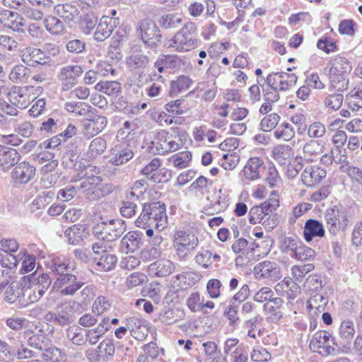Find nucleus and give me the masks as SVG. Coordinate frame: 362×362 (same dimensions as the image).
Segmentation results:
<instances>
[{
  "label": "nucleus",
  "mask_w": 362,
  "mask_h": 362,
  "mask_svg": "<svg viewBox=\"0 0 362 362\" xmlns=\"http://www.w3.org/2000/svg\"><path fill=\"white\" fill-rule=\"evenodd\" d=\"M171 129L176 134H172L164 129L156 133L151 142V149L154 153L165 155L183 147L187 136L186 132L180 131L177 127Z\"/></svg>",
  "instance_id": "f257e3e1"
},
{
  "label": "nucleus",
  "mask_w": 362,
  "mask_h": 362,
  "mask_svg": "<svg viewBox=\"0 0 362 362\" xmlns=\"http://www.w3.org/2000/svg\"><path fill=\"white\" fill-rule=\"evenodd\" d=\"M166 223L165 206L160 202L145 203L141 213L135 221L139 228H155L158 230H163Z\"/></svg>",
  "instance_id": "f03ea898"
},
{
  "label": "nucleus",
  "mask_w": 362,
  "mask_h": 362,
  "mask_svg": "<svg viewBox=\"0 0 362 362\" xmlns=\"http://www.w3.org/2000/svg\"><path fill=\"white\" fill-rule=\"evenodd\" d=\"M197 27L192 22H187L165 44L168 47L174 48L177 52H189L194 49L197 41Z\"/></svg>",
  "instance_id": "7ed1b4c3"
},
{
  "label": "nucleus",
  "mask_w": 362,
  "mask_h": 362,
  "mask_svg": "<svg viewBox=\"0 0 362 362\" xmlns=\"http://www.w3.org/2000/svg\"><path fill=\"white\" fill-rule=\"evenodd\" d=\"M127 230V225L122 219L110 220L97 224L93 233L99 238L107 241H114L120 238Z\"/></svg>",
  "instance_id": "20e7f679"
},
{
  "label": "nucleus",
  "mask_w": 362,
  "mask_h": 362,
  "mask_svg": "<svg viewBox=\"0 0 362 362\" xmlns=\"http://www.w3.org/2000/svg\"><path fill=\"white\" fill-rule=\"evenodd\" d=\"M199 244L198 238L191 231L176 230L173 240V246L180 259H185Z\"/></svg>",
  "instance_id": "39448f33"
},
{
  "label": "nucleus",
  "mask_w": 362,
  "mask_h": 362,
  "mask_svg": "<svg viewBox=\"0 0 362 362\" xmlns=\"http://www.w3.org/2000/svg\"><path fill=\"white\" fill-rule=\"evenodd\" d=\"M325 218L329 233L334 235L344 231L350 223L347 211L337 206L327 209Z\"/></svg>",
  "instance_id": "423d86ee"
},
{
  "label": "nucleus",
  "mask_w": 362,
  "mask_h": 362,
  "mask_svg": "<svg viewBox=\"0 0 362 362\" xmlns=\"http://www.w3.org/2000/svg\"><path fill=\"white\" fill-rule=\"evenodd\" d=\"M92 250L95 254L93 259L98 267L105 272L111 271L115 267L117 257L107 250L106 245L103 243H93Z\"/></svg>",
  "instance_id": "0eeeda50"
},
{
  "label": "nucleus",
  "mask_w": 362,
  "mask_h": 362,
  "mask_svg": "<svg viewBox=\"0 0 362 362\" xmlns=\"http://www.w3.org/2000/svg\"><path fill=\"white\" fill-rule=\"evenodd\" d=\"M136 34L145 45L151 47L155 46L161 37L160 30L151 19H143L139 22Z\"/></svg>",
  "instance_id": "6e6552de"
},
{
  "label": "nucleus",
  "mask_w": 362,
  "mask_h": 362,
  "mask_svg": "<svg viewBox=\"0 0 362 362\" xmlns=\"http://www.w3.org/2000/svg\"><path fill=\"white\" fill-rule=\"evenodd\" d=\"M297 81L298 77L296 74L284 71L272 72L265 79L268 87H272L279 91H286L291 89L296 84Z\"/></svg>",
  "instance_id": "1a4fd4ad"
},
{
  "label": "nucleus",
  "mask_w": 362,
  "mask_h": 362,
  "mask_svg": "<svg viewBox=\"0 0 362 362\" xmlns=\"http://www.w3.org/2000/svg\"><path fill=\"white\" fill-rule=\"evenodd\" d=\"M83 284V282L78 281L75 275L66 273L57 277L54 287L62 296H73Z\"/></svg>",
  "instance_id": "9d476101"
},
{
  "label": "nucleus",
  "mask_w": 362,
  "mask_h": 362,
  "mask_svg": "<svg viewBox=\"0 0 362 362\" xmlns=\"http://www.w3.org/2000/svg\"><path fill=\"white\" fill-rule=\"evenodd\" d=\"M34 86H13L7 95L9 102L20 109L26 108L33 100L31 92Z\"/></svg>",
  "instance_id": "9b49d317"
},
{
  "label": "nucleus",
  "mask_w": 362,
  "mask_h": 362,
  "mask_svg": "<svg viewBox=\"0 0 362 362\" xmlns=\"http://www.w3.org/2000/svg\"><path fill=\"white\" fill-rule=\"evenodd\" d=\"M255 276L257 279H269L276 281L282 277L279 265L272 261L265 260L258 263L254 269Z\"/></svg>",
  "instance_id": "f8f14e48"
},
{
  "label": "nucleus",
  "mask_w": 362,
  "mask_h": 362,
  "mask_svg": "<svg viewBox=\"0 0 362 362\" xmlns=\"http://www.w3.org/2000/svg\"><path fill=\"white\" fill-rule=\"evenodd\" d=\"M279 206V200L276 199H269L259 206H255L249 211V222L251 224L260 223L264 219V217L269 214H272Z\"/></svg>",
  "instance_id": "ddd939ff"
},
{
  "label": "nucleus",
  "mask_w": 362,
  "mask_h": 362,
  "mask_svg": "<svg viewBox=\"0 0 362 362\" xmlns=\"http://www.w3.org/2000/svg\"><path fill=\"white\" fill-rule=\"evenodd\" d=\"M332 338L329 332L319 330L315 333L310 339V348L314 352L329 355L335 351V349L327 344Z\"/></svg>",
  "instance_id": "4468645a"
},
{
  "label": "nucleus",
  "mask_w": 362,
  "mask_h": 362,
  "mask_svg": "<svg viewBox=\"0 0 362 362\" xmlns=\"http://www.w3.org/2000/svg\"><path fill=\"white\" fill-rule=\"evenodd\" d=\"M35 168L29 163L23 161L17 163L11 172V178L18 184H26L33 179Z\"/></svg>",
  "instance_id": "2eb2a0df"
},
{
  "label": "nucleus",
  "mask_w": 362,
  "mask_h": 362,
  "mask_svg": "<svg viewBox=\"0 0 362 362\" xmlns=\"http://www.w3.org/2000/svg\"><path fill=\"white\" fill-rule=\"evenodd\" d=\"M76 171L78 173L71 178V181L73 182L84 180L83 182H102V177L100 176V169L95 166L91 165H85L79 163Z\"/></svg>",
  "instance_id": "dca6fc26"
},
{
  "label": "nucleus",
  "mask_w": 362,
  "mask_h": 362,
  "mask_svg": "<svg viewBox=\"0 0 362 362\" xmlns=\"http://www.w3.org/2000/svg\"><path fill=\"white\" fill-rule=\"evenodd\" d=\"M327 171L319 166H308L301 174L303 183L309 187H315L326 177Z\"/></svg>",
  "instance_id": "f3484780"
},
{
  "label": "nucleus",
  "mask_w": 362,
  "mask_h": 362,
  "mask_svg": "<svg viewBox=\"0 0 362 362\" xmlns=\"http://www.w3.org/2000/svg\"><path fill=\"white\" fill-rule=\"evenodd\" d=\"M263 165L264 161L259 157L249 158L243 169V180L244 182H250L259 179Z\"/></svg>",
  "instance_id": "a211bd4d"
},
{
  "label": "nucleus",
  "mask_w": 362,
  "mask_h": 362,
  "mask_svg": "<svg viewBox=\"0 0 362 362\" xmlns=\"http://www.w3.org/2000/svg\"><path fill=\"white\" fill-rule=\"evenodd\" d=\"M83 69L79 65H68L61 69L59 78L63 82V89L69 90L76 83V78L81 76Z\"/></svg>",
  "instance_id": "6ab92c4d"
},
{
  "label": "nucleus",
  "mask_w": 362,
  "mask_h": 362,
  "mask_svg": "<svg viewBox=\"0 0 362 362\" xmlns=\"http://www.w3.org/2000/svg\"><path fill=\"white\" fill-rule=\"evenodd\" d=\"M107 119L104 116L98 115L83 122V133L85 137L90 139L101 132L107 126Z\"/></svg>",
  "instance_id": "aec40b11"
},
{
  "label": "nucleus",
  "mask_w": 362,
  "mask_h": 362,
  "mask_svg": "<svg viewBox=\"0 0 362 362\" xmlns=\"http://www.w3.org/2000/svg\"><path fill=\"white\" fill-rule=\"evenodd\" d=\"M0 25L16 31H23L25 23L17 13L2 10L0 11Z\"/></svg>",
  "instance_id": "412c9836"
},
{
  "label": "nucleus",
  "mask_w": 362,
  "mask_h": 362,
  "mask_svg": "<svg viewBox=\"0 0 362 362\" xmlns=\"http://www.w3.org/2000/svg\"><path fill=\"white\" fill-rule=\"evenodd\" d=\"M173 270V263L166 258L159 259L148 267V274L156 277L168 276L172 274Z\"/></svg>",
  "instance_id": "4be33fe9"
},
{
  "label": "nucleus",
  "mask_w": 362,
  "mask_h": 362,
  "mask_svg": "<svg viewBox=\"0 0 362 362\" xmlns=\"http://www.w3.org/2000/svg\"><path fill=\"white\" fill-rule=\"evenodd\" d=\"M19 160L20 154L16 149L0 145V169L2 171H8Z\"/></svg>",
  "instance_id": "5701e85b"
},
{
  "label": "nucleus",
  "mask_w": 362,
  "mask_h": 362,
  "mask_svg": "<svg viewBox=\"0 0 362 362\" xmlns=\"http://www.w3.org/2000/svg\"><path fill=\"white\" fill-rule=\"evenodd\" d=\"M117 18L103 16L98 23L94 33V38L98 42L104 41L112 33Z\"/></svg>",
  "instance_id": "b1692460"
},
{
  "label": "nucleus",
  "mask_w": 362,
  "mask_h": 362,
  "mask_svg": "<svg viewBox=\"0 0 362 362\" xmlns=\"http://www.w3.org/2000/svg\"><path fill=\"white\" fill-rule=\"evenodd\" d=\"M110 329L109 317H103L94 328L86 330V341L91 345L96 344Z\"/></svg>",
  "instance_id": "393cba45"
},
{
  "label": "nucleus",
  "mask_w": 362,
  "mask_h": 362,
  "mask_svg": "<svg viewBox=\"0 0 362 362\" xmlns=\"http://www.w3.org/2000/svg\"><path fill=\"white\" fill-rule=\"evenodd\" d=\"M274 288L279 295L292 300L300 293L299 286L290 278H284L275 286Z\"/></svg>",
  "instance_id": "a878e982"
},
{
  "label": "nucleus",
  "mask_w": 362,
  "mask_h": 362,
  "mask_svg": "<svg viewBox=\"0 0 362 362\" xmlns=\"http://www.w3.org/2000/svg\"><path fill=\"white\" fill-rule=\"evenodd\" d=\"M325 234L324 226L319 221L310 218L305 222L303 237L306 242L309 243L316 237L322 238L325 236Z\"/></svg>",
  "instance_id": "bb28decb"
},
{
  "label": "nucleus",
  "mask_w": 362,
  "mask_h": 362,
  "mask_svg": "<svg viewBox=\"0 0 362 362\" xmlns=\"http://www.w3.org/2000/svg\"><path fill=\"white\" fill-rule=\"evenodd\" d=\"M22 61L30 65V62L45 64L48 62L49 57H45V53L40 49L28 47L21 51Z\"/></svg>",
  "instance_id": "cd10ccee"
},
{
  "label": "nucleus",
  "mask_w": 362,
  "mask_h": 362,
  "mask_svg": "<svg viewBox=\"0 0 362 362\" xmlns=\"http://www.w3.org/2000/svg\"><path fill=\"white\" fill-rule=\"evenodd\" d=\"M140 244L141 238L139 235L136 232H129L120 241L119 251L125 254L129 252H134L139 249Z\"/></svg>",
  "instance_id": "c85d7f7f"
},
{
  "label": "nucleus",
  "mask_w": 362,
  "mask_h": 362,
  "mask_svg": "<svg viewBox=\"0 0 362 362\" xmlns=\"http://www.w3.org/2000/svg\"><path fill=\"white\" fill-rule=\"evenodd\" d=\"M76 305V302H68L62 305L61 310L56 312L57 325L66 326L74 322L73 315Z\"/></svg>",
  "instance_id": "c756f323"
},
{
  "label": "nucleus",
  "mask_w": 362,
  "mask_h": 362,
  "mask_svg": "<svg viewBox=\"0 0 362 362\" xmlns=\"http://www.w3.org/2000/svg\"><path fill=\"white\" fill-rule=\"evenodd\" d=\"M325 146L316 140H310L306 142L303 148V157L311 162L317 160L324 153Z\"/></svg>",
  "instance_id": "7c9ffc66"
},
{
  "label": "nucleus",
  "mask_w": 362,
  "mask_h": 362,
  "mask_svg": "<svg viewBox=\"0 0 362 362\" xmlns=\"http://www.w3.org/2000/svg\"><path fill=\"white\" fill-rule=\"evenodd\" d=\"M54 10L57 15L67 22H74L79 16L78 8L72 4H57Z\"/></svg>",
  "instance_id": "2f4dec72"
},
{
  "label": "nucleus",
  "mask_w": 362,
  "mask_h": 362,
  "mask_svg": "<svg viewBox=\"0 0 362 362\" xmlns=\"http://www.w3.org/2000/svg\"><path fill=\"white\" fill-rule=\"evenodd\" d=\"M30 73V69L23 64H16L12 67L8 79L13 83H26L29 82Z\"/></svg>",
  "instance_id": "473e14b6"
},
{
  "label": "nucleus",
  "mask_w": 362,
  "mask_h": 362,
  "mask_svg": "<svg viewBox=\"0 0 362 362\" xmlns=\"http://www.w3.org/2000/svg\"><path fill=\"white\" fill-rule=\"evenodd\" d=\"M293 155V149L288 145H276L272 151V157L280 165H286L289 163Z\"/></svg>",
  "instance_id": "72a5a7b5"
},
{
  "label": "nucleus",
  "mask_w": 362,
  "mask_h": 362,
  "mask_svg": "<svg viewBox=\"0 0 362 362\" xmlns=\"http://www.w3.org/2000/svg\"><path fill=\"white\" fill-rule=\"evenodd\" d=\"M345 102L353 112L362 109V83L351 90L346 95Z\"/></svg>",
  "instance_id": "f704fd0d"
},
{
  "label": "nucleus",
  "mask_w": 362,
  "mask_h": 362,
  "mask_svg": "<svg viewBox=\"0 0 362 362\" xmlns=\"http://www.w3.org/2000/svg\"><path fill=\"white\" fill-rule=\"evenodd\" d=\"M329 74L336 73L341 75H347L352 69L350 62L345 57L337 56L329 62Z\"/></svg>",
  "instance_id": "c9c22d12"
},
{
  "label": "nucleus",
  "mask_w": 362,
  "mask_h": 362,
  "mask_svg": "<svg viewBox=\"0 0 362 362\" xmlns=\"http://www.w3.org/2000/svg\"><path fill=\"white\" fill-rule=\"evenodd\" d=\"M100 185L101 183H96L95 182H94V183L93 182H82L80 187L88 199L95 201L99 199L104 195Z\"/></svg>",
  "instance_id": "e433bc0d"
},
{
  "label": "nucleus",
  "mask_w": 362,
  "mask_h": 362,
  "mask_svg": "<svg viewBox=\"0 0 362 362\" xmlns=\"http://www.w3.org/2000/svg\"><path fill=\"white\" fill-rule=\"evenodd\" d=\"M112 154L113 156L110 160V163L114 165H122L129 161L134 156V153L132 150L127 147L122 146H115L112 149Z\"/></svg>",
  "instance_id": "4c0bfd02"
},
{
  "label": "nucleus",
  "mask_w": 362,
  "mask_h": 362,
  "mask_svg": "<svg viewBox=\"0 0 362 362\" xmlns=\"http://www.w3.org/2000/svg\"><path fill=\"white\" fill-rule=\"evenodd\" d=\"M64 108L69 112L81 117L88 116L93 109L90 105L82 102H66Z\"/></svg>",
  "instance_id": "58836bf2"
},
{
  "label": "nucleus",
  "mask_w": 362,
  "mask_h": 362,
  "mask_svg": "<svg viewBox=\"0 0 362 362\" xmlns=\"http://www.w3.org/2000/svg\"><path fill=\"white\" fill-rule=\"evenodd\" d=\"M43 24L46 30L52 35H60L65 31L64 23L59 18L53 16H47L44 21Z\"/></svg>",
  "instance_id": "ea45409f"
},
{
  "label": "nucleus",
  "mask_w": 362,
  "mask_h": 362,
  "mask_svg": "<svg viewBox=\"0 0 362 362\" xmlns=\"http://www.w3.org/2000/svg\"><path fill=\"white\" fill-rule=\"evenodd\" d=\"M283 303L284 300L282 298H274L264 304V310L270 313V318L272 321H278L282 317L283 314L280 308Z\"/></svg>",
  "instance_id": "a19ab883"
},
{
  "label": "nucleus",
  "mask_w": 362,
  "mask_h": 362,
  "mask_svg": "<svg viewBox=\"0 0 362 362\" xmlns=\"http://www.w3.org/2000/svg\"><path fill=\"white\" fill-rule=\"evenodd\" d=\"M95 89L110 96H115L121 90V85L115 81H100L95 85Z\"/></svg>",
  "instance_id": "79ce46f5"
},
{
  "label": "nucleus",
  "mask_w": 362,
  "mask_h": 362,
  "mask_svg": "<svg viewBox=\"0 0 362 362\" xmlns=\"http://www.w3.org/2000/svg\"><path fill=\"white\" fill-rule=\"evenodd\" d=\"M148 184L145 180H136L131 187L130 191L127 194V199L138 200L147 191Z\"/></svg>",
  "instance_id": "37998d69"
},
{
  "label": "nucleus",
  "mask_w": 362,
  "mask_h": 362,
  "mask_svg": "<svg viewBox=\"0 0 362 362\" xmlns=\"http://www.w3.org/2000/svg\"><path fill=\"white\" fill-rule=\"evenodd\" d=\"M84 228L83 226L73 225L64 231V236L69 244L76 245L83 239Z\"/></svg>",
  "instance_id": "c03bdc74"
},
{
  "label": "nucleus",
  "mask_w": 362,
  "mask_h": 362,
  "mask_svg": "<svg viewBox=\"0 0 362 362\" xmlns=\"http://www.w3.org/2000/svg\"><path fill=\"white\" fill-rule=\"evenodd\" d=\"M355 334V326L352 320H346L341 322L339 336L346 343H349Z\"/></svg>",
  "instance_id": "a18cd8bd"
},
{
  "label": "nucleus",
  "mask_w": 362,
  "mask_h": 362,
  "mask_svg": "<svg viewBox=\"0 0 362 362\" xmlns=\"http://www.w3.org/2000/svg\"><path fill=\"white\" fill-rule=\"evenodd\" d=\"M274 136L276 139L289 141L294 137L295 130L289 123L284 122L274 131Z\"/></svg>",
  "instance_id": "49530a36"
},
{
  "label": "nucleus",
  "mask_w": 362,
  "mask_h": 362,
  "mask_svg": "<svg viewBox=\"0 0 362 362\" xmlns=\"http://www.w3.org/2000/svg\"><path fill=\"white\" fill-rule=\"evenodd\" d=\"M28 278L30 285L39 287L45 292L48 289L51 284V279L47 274H42L38 276L35 273L30 276H24L23 279Z\"/></svg>",
  "instance_id": "de8ad7c7"
},
{
  "label": "nucleus",
  "mask_w": 362,
  "mask_h": 362,
  "mask_svg": "<svg viewBox=\"0 0 362 362\" xmlns=\"http://www.w3.org/2000/svg\"><path fill=\"white\" fill-rule=\"evenodd\" d=\"M127 65L132 70L144 69L149 63V59L144 54L129 56L126 60Z\"/></svg>",
  "instance_id": "09e8293b"
},
{
  "label": "nucleus",
  "mask_w": 362,
  "mask_h": 362,
  "mask_svg": "<svg viewBox=\"0 0 362 362\" xmlns=\"http://www.w3.org/2000/svg\"><path fill=\"white\" fill-rule=\"evenodd\" d=\"M107 144L105 139L101 137L94 139L90 144L88 155L91 159L102 154L106 149Z\"/></svg>",
  "instance_id": "8fccbe9b"
},
{
  "label": "nucleus",
  "mask_w": 362,
  "mask_h": 362,
  "mask_svg": "<svg viewBox=\"0 0 362 362\" xmlns=\"http://www.w3.org/2000/svg\"><path fill=\"white\" fill-rule=\"evenodd\" d=\"M344 101V95L339 93L327 95L324 98V105L326 108L337 111L340 109Z\"/></svg>",
  "instance_id": "3c124183"
},
{
  "label": "nucleus",
  "mask_w": 362,
  "mask_h": 362,
  "mask_svg": "<svg viewBox=\"0 0 362 362\" xmlns=\"http://www.w3.org/2000/svg\"><path fill=\"white\" fill-rule=\"evenodd\" d=\"M192 84V81L187 76H180L176 81L171 82L170 93L171 94H177L187 90Z\"/></svg>",
  "instance_id": "603ef678"
},
{
  "label": "nucleus",
  "mask_w": 362,
  "mask_h": 362,
  "mask_svg": "<svg viewBox=\"0 0 362 362\" xmlns=\"http://www.w3.org/2000/svg\"><path fill=\"white\" fill-rule=\"evenodd\" d=\"M272 243V239L267 236L264 239L255 240L253 243L255 247H252V250L257 252L259 256H266L270 252Z\"/></svg>",
  "instance_id": "864d4df0"
},
{
  "label": "nucleus",
  "mask_w": 362,
  "mask_h": 362,
  "mask_svg": "<svg viewBox=\"0 0 362 362\" xmlns=\"http://www.w3.org/2000/svg\"><path fill=\"white\" fill-rule=\"evenodd\" d=\"M280 116L277 113H271L264 117L259 124L260 129L263 132H271L280 121Z\"/></svg>",
  "instance_id": "5fc2aeb1"
},
{
  "label": "nucleus",
  "mask_w": 362,
  "mask_h": 362,
  "mask_svg": "<svg viewBox=\"0 0 362 362\" xmlns=\"http://www.w3.org/2000/svg\"><path fill=\"white\" fill-rule=\"evenodd\" d=\"M300 243V242L294 238L286 237L281 243V251L293 258Z\"/></svg>",
  "instance_id": "6e6d98bb"
},
{
  "label": "nucleus",
  "mask_w": 362,
  "mask_h": 362,
  "mask_svg": "<svg viewBox=\"0 0 362 362\" xmlns=\"http://www.w3.org/2000/svg\"><path fill=\"white\" fill-rule=\"evenodd\" d=\"M192 160V153L189 151H183L178 153L170 158V161L173 165L179 169L185 168L188 166Z\"/></svg>",
  "instance_id": "4d7b16f0"
},
{
  "label": "nucleus",
  "mask_w": 362,
  "mask_h": 362,
  "mask_svg": "<svg viewBox=\"0 0 362 362\" xmlns=\"http://www.w3.org/2000/svg\"><path fill=\"white\" fill-rule=\"evenodd\" d=\"M315 255V251L302 243H300L293 258L300 261H310L313 259Z\"/></svg>",
  "instance_id": "13d9d810"
},
{
  "label": "nucleus",
  "mask_w": 362,
  "mask_h": 362,
  "mask_svg": "<svg viewBox=\"0 0 362 362\" xmlns=\"http://www.w3.org/2000/svg\"><path fill=\"white\" fill-rule=\"evenodd\" d=\"M111 301L105 296H98L94 301L92 310L97 315H101L111 307Z\"/></svg>",
  "instance_id": "bf43d9fd"
},
{
  "label": "nucleus",
  "mask_w": 362,
  "mask_h": 362,
  "mask_svg": "<svg viewBox=\"0 0 362 362\" xmlns=\"http://www.w3.org/2000/svg\"><path fill=\"white\" fill-rule=\"evenodd\" d=\"M182 23V19L174 14H166L161 16L158 23L165 29L175 28Z\"/></svg>",
  "instance_id": "052dcab7"
},
{
  "label": "nucleus",
  "mask_w": 362,
  "mask_h": 362,
  "mask_svg": "<svg viewBox=\"0 0 362 362\" xmlns=\"http://www.w3.org/2000/svg\"><path fill=\"white\" fill-rule=\"evenodd\" d=\"M265 181L272 187H276L281 183V178L276 167L271 165L268 167Z\"/></svg>",
  "instance_id": "680f3d73"
},
{
  "label": "nucleus",
  "mask_w": 362,
  "mask_h": 362,
  "mask_svg": "<svg viewBox=\"0 0 362 362\" xmlns=\"http://www.w3.org/2000/svg\"><path fill=\"white\" fill-rule=\"evenodd\" d=\"M329 81L331 86L338 91L346 89L349 86V80L346 78V76L337 73L335 74H329Z\"/></svg>",
  "instance_id": "e2e57ef3"
},
{
  "label": "nucleus",
  "mask_w": 362,
  "mask_h": 362,
  "mask_svg": "<svg viewBox=\"0 0 362 362\" xmlns=\"http://www.w3.org/2000/svg\"><path fill=\"white\" fill-rule=\"evenodd\" d=\"M21 255V252H20L18 256H16L12 253L0 252V262L1 266L10 270L16 268Z\"/></svg>",
  "instance_id": "0e129e2a"
},
{
  "label": "nucleus",
  "mask_w": 362,
  "mask_h": 362,
  "mask_svg": "<svg viewBox=\"0 0 362 362\" xmlns=\"http://www.w3.org/2000/svg\"><path fill=\"white\" fill-rule=\"evenodd\" d=\"M21 291L22 288H20L17 282H11L6 289L5 300L10 303L16 302L21 294Z\"/></svg>",
  "instance_id": "69168bd1"
},
{
  "label": "nucleus",
  "mask_w": 362,
  "mask_h": 362,
  "mask_svg": "<svg viewBox=\"0 0 362 362\" xmlns=\"http://www.w3.org/2000/svg\"><path fill=\"white\" fill-rule=\"evenodd\" d=\"M67 338L76 345H82L86 341V337L84 338L81 332V328L78 327H70L66 332Z\"/></svg>",
  "instance_id": "338daca9"
},
{
  "label": "nucleus",
  "mask_w": 362,
  "mask_h": 362,
  "mask_svg": "<svg viewBox=\"0 0 362 362\" xmlns=\"http://www.w3.org/2000/svg\"><path fill=\"white\" fill-rule=\"evenodd\" d=\"M45 351L40 355L45 362H59L62 359V352L56 347L44 349Z\"/></svg>",
  "instance_id": "774afa93"
}]
</instances>
